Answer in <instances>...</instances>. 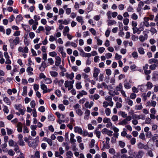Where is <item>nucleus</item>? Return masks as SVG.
Here are the masks:
<instances>
[{"instance_id":"obj_1","label":"nucleus","mask_w":158,"mask_h":158,"mask_svg":"<svg viewBox=\"0 0 158 158\" xmlns=\"http://www.w3.org/2000/svg\"><path fill=\"white\" fill-rule=\"evenodd\" d=\"M19 38L18 37H16L14 39H10L9 41L10 43V47L12 49H13L14 46L16 45L19 43Z\"/></svg>"},{"instance_id":"obj_2","label":"nucleus","mask_w":158,"mask_h":158,"mask_svg":"<svg viewBox=\"0 0 158 158\" xmlns=\"http://www.w3.org/2000/svg\"><path fill=\"white\" fill-rule=\"evenodd\" d=\"M132 119L131 116H128L127 118L123 119L122 121H120L118 123V124L119 125L124 126L128 124V122L130 121Z\"/></svg>"},{"instance_id":"obj_3","label":"nucleus","mask_w":158,"mask_h":158,"mask_svg":"<svg viewBox=\"0 0 158 158\" xmlns=\"http://www.w3.org/2000/svg\"><path fill=\"white\" fill-rule=\"evenodd\" d=\"M18 51L19 52L26 53H27L28 52L29 49L27 46H25L24 48L20 46L18 48Z\"/></svg>"},{"instance_id":"obj_4","label":"nucleus","mask_w":158,"mask_h":158,"mask_svg":"<svg viewBox=\"0 0 158 158\" xmlns=\"http://www.w3.org/2000/svg\"><path fill=\"white\" fill-rule=\"evenodd\" d=\"M55 65L56 66L58 67L60 65V64L61 63V59L60 57L59 56H56L55 58Z\"/></svg>"},{"instance_id":"obj_5","label":"nucleus","mask_w":158,"mask_h":158,"mask_svg":"<svg viewBox=\"0 0 158 158\" xmlns=\"http://www.w3.org/2000/svg\"><path fill=\"white\" fill-rule=\"evenodd\" d=\"M100 72V70L99 69L96 67L94 68L93 73V77L95 78H97Z\"/></svg>"},{"instance_id":"obj_6","label":"nucleus","mask_w":158,"mask_h":158,"mask_svg":"<svg viewBox=\"0 0 158 158\" xmlns=\"http://www.w3.org/2000/svg\"><path fill=\"white\" fill-rule=\"evenodd\" d=\"M54 83L56 85H58L61 86L64 82V80L63 79L59 80L57 78H55L53 81Z\"/></svg>"},{"instance_id":"obj_7","label":"nucleus","mask_w":158,"mask_h":158,"mask_svg":"<svg viewBox=\"0 0 158 158\" xmlns=\"http://www.w3.org/2000/svg\"><path fill=\"white\" fill-rule=\"evenodd\" d=\"M148 38V34H144V35H141L139 36V40L140 41L143 42L146 40Z\"/></svg>"},{"instance_id":"obj_8","label":"nucleus","mask_w":158,"mask_h":158,"mask_svg":"<svg viewBox=\"0 0 158 158\" xmlns=\"http://www.w3.org/2000/svg\"><path fill=\"white\" fill-rule=\"evenodd\" d=\"M87 94V93L84 90H81L79 92V94L77 96V98L79 99L81 97H82L83 95H86Z\"/></svg>"},{"instance_id":"obj_9","label":"nucleus","mask_w":158,"mask_h":158,"mask_svg":"<svg viewBox=\"0 0 158 158\" xmlns=\"http://www.w3.org/2000/svg\"><path fill=\"white\" fill-rule=\"evenodd\" d=\"M132 116L133 118L138 119H141L144 120L145 118V115L143 114H141L139 115L135 114L133 115Z\"/></svg>"},{"instance_id":"obj_10","label":"nucleus","mask_w":158,"mask_h":158,"mask_svg":"<svg viewBox=\"0 0 158 158\" xmlns=\"http://www.w3.org/2000/svg\"><path fill=\"white\" fill-rule=\"evenodd\" d=\"M74 131L76 133H78L80 134H83V131L81 128L79 127H75L74 128Z\"/></svg>"},{"instance_id":"obj_11","label":"nucleus","mask_w":158,"mask_h":158,"mask_svg":"<svg viewBox=\"0 0 158 158\" xmlns=\"http://www.w3.org/2000/svg\"><path fill=\"white\" fill-rule=\"evenodd\" d=\"M140 28L141 29V31H140L139 29L136 27H133L132 29L133 31V33L135 34L138 33V34H139L141 31H143V27H140Z\"/></svg>"},{"instance_id":"obj_12","label":"nucleus","mask_w":158,"mask_h":158,"mask_svg":"<svg viewBox=\"0 0 158 158\" xmlns=\"http://www.w3.org/2000/svg\"><path fill=\"white\" fill-rule=\"evenodd\" d=\"M74 80H73L72 81H65L64 83L65 87L66 88H67L68 87L73 85V84L74 83Z\"/></svg>"},{"instance_id":"obj_13","label":"nucleus","mask_w":158,"mask_h":158,"mask_svg":"<svg viewBox=\"0 0 158 158\" xmlns=\"http://www.w3.org/2000/svg\"><path fill=\"white\" fill-rule=\"evenodd\" d=\"M90 114V111L88 109L85 110V116L84 118L85 120H88L89 119V117Z\"/></svg>"},{"instance_id":"obj_14","label":"nucleus","mask_w":158,"mask_h":158,"mask_svg":"<svg viewBox=\"0 0 158 158\" xmlns=\"http://www.w3.org/2000/svg\"><path fill=\"white\" fill-rule=\"evenodd\" d=\"M138 88L140 91L143 92L147 91V90L146 86L143 85H138Z\"/></svg>"},{"instance_id":"obj_15","label":"nucleus","mask_w":158,"mask_h":158,"mask_svg":"<svg viewBox=\"0 0 158 158\" xmlns=\"http://www.w3.org/2000/svg\"><path fill=\"white\" fill-rule=\"evenodd\" d=\"M124 88L127 89H129L131 88V85L127 81H124Z\"/></svg>"},{"instance_id":"obj_16","label":"nucleus","mask_w":158,"mask_h":158,"mask_svg":"<svg viewBox=\"0 0 158 158\" xmlns=\"http://www.w3.org/2000/svg\"><path fill=\"white\" fill-rule=\"evenodd\" d=\"M80 55L83 57L88 58L90 57L92 55L91 53H86L84 51H83V52L81 53H80Z\"/></svg>"},{"instance_id":"obj_17","label":"nucleus","mask_w":158,"mask_h":158,"mask_svg":"<svg viewBox=\"0 0 158 158\" xmlns=\"http://www.w3.org/2000/svg\"><path fill=\"white\" fill-rule=\"evenodd\" d=\"M40 87L41 89L43 90V93L44 94L47 92V87L44 84H42L40 85Z\"/></svg>"},{"instance_id":"obj_18","label":"nucleus","mask_w":158,"mask_h":158,"mask_svg":"<svg viewBox=\"0 0 158 158\" xmlns=\"http://www.w3.org/2000/svg\"><path fill=\"white\" fill-rule=\"evenodd\" d=\"M81 76L85 81H89V75L86 73H82Z\"/></svg>"},{"instance_id":"obj_19","label":"nucleus","mask_w":158,"mask_h":158,"mask_svg":"<svg viewBox=\"0 0 158 158\" xmlns=\"http://www.w3.org/2000/svg\"><path fill=\"white\" fill-rule=\"evenodd\" d=\"M17 127V131L19 132H21L22 131V124L20 122L18 123Z\"/></svg>"},{"instance_id":"obj_20","label":"nucleus","mask_w":158,"mask_h":158,"mask_svg":"<svg viewBox=\"0 0 158 158\" xmlns=\"http://www.w3.org/2000/svg\"><path fill=\"white\" fill-rule=\"evenodd\" d=\"M144 154V152L142 151H139L136 156V158H142Z\"/></svg>"},{"instance_id":"obj_21","label":"nucleus","mask_w":158,"mask_h":158,"mask_svg":"<svg viewBox=\"0 0 158 158\" xmlns=\"http://www.w3.org/2000/svg\"><path fill=\"white\" fill-rule=\"evenodd\" d=\"M148 63L150 64L155 63L158 66V60L154 58H152L149 60Z\"/></svg>"},{"instance_id":"obj_22","label":"nucleus","mask_w":158,"mask_h":158,"mask_svg":"<svg viewBox=\"0 0 158 158\" xmlns=\"http://www.w3.org/2000/svg\"><path fill=\"white\" fill-rule=\"evenodd\" d=\"M47 66L45 62L44 61H42L40 69L41 71L43 70Z\"/></svg>"},{"instance_id":"obj_23","label":"nucleus","mask_w":158,"mask_h":158,"mask_svg":"<svg viewBox=\"0 0 158 158\" xmlns=\"http://www.w3.org/2000/svg\"><path fill=\"white\" fill-rule=\"evenodd\" d=\"M66 77L71 80H72L74 77V73H71L70 74H68V73H66Z\"/></svg>"},{"instance_id":"obj_24","label":"nucleus","mask_w":158,"mask_h":158,"mask_svg":"<svg viewBox=\"0 0 158 158\" xmlns=\"http://www.w3.org/2000/svg\"><path fill=\"white\" fill-rule=\"evenodd\" d=\"M26 71L28 75L31 76L33 75V73L32 72L33 71V69L31 67H28Z\"/></svg>"},{"instance_id":"obj_25","label":"nucleus","mask_w":158,"mask_h":158,"mask_svg":"<svg viewBox=\"0 0 158 158\" xmlns=\"http://www.w3.org/2000/svg\"><path fill=\"white\" fill-rule=\"evenodd\" d=\"M147 104L148 106H151L153 107H155L156 105V102L154 101H151L148 102Z\"/></svg>"},{"instance_id":"obj_26","label":"nucleus","mask_w":158,"mask_h":158,"mask_svg":"<svg viewBox=\"0 0 158 158\" xmlns=\"http://www.w3.org/2000/svg\"><path fill=\"white\" fill-rule=\"evenodd\" d=\"M76 20L79 23H81L82 24L84 23V21L83 20V18L82 16H78L76 18Z\"/></svg>"},{"instance_id":"obj_27","label":"nucleus","mask_w":158,"mask_h":158,"mask_svg":"<svg viewBox=\"0 0 158 158\" xmlns=\"http://www.w3.org/2000/svg\"><path fill=\"white\" fill-rule=\"evenodd\" d=\"M138 148L140 149H142L144 148L145 149L147 148V147L146 145H144L143 144L141 143H139L137 144Z\"/></svg>"},{"instance_id":"obj_28","label":"nucleus","mask_w":158,"mask_h":158,"mask_svg":"<svg viewBox=\"0 0 158 158\" xmlns=\"http://www.w3.org/2000/svg\"><path fill=\"white\" fill-rule=\"evenodd\" d=\"M4 102L7 105H10L11 102L8 98L5 97L3 98Z\"/></svg>"},{"instance_id":"obj_29","label":"nucleus","mask_w":158,"mask_h":158,"mask_svg":"<svg viewBox=\"0 0 158 158\" xmlns=\"http://www.w3.org/2000/svg\"><path fill=\"white\" fill-rule=\"evenodd\" d=\"M123 87L122 84L121 83H120L118 85L116 86V90L117 91H120L123 89Z\"/></svg>"},{"instance_id":"obj_30","label":"nucleus","mask_w":158,"mask_h":158,"mask_svg":"<svg viewBox=\"0 0 158 158\" xmlns=\"http://www.w3.org/2000/svg\"><path fill=\"white\" fill-rule=\"evenodd\" d=\"M75 112L77 115L80 117L82 116L83 114V112L80 109L76 110Z\"/></svg>"},{"instance_id":"obj_31","label":"nucleus","mask_w":158,"mask_h":158,"mask_svg":"<svg viewBox=\"0 0 158 158\" xmlns=\"http://www.w3.org/2000/svg\"><path fill=\"white\" fill-rule=\"evenodd\" d=\"M48 120L50 121H54L55 119L54 116L52 114H48Z\"/></svg>"},{"instance_id":"obj_32","label":"nucleus","mask_w":158,"mask_h":158,"mask_svg":"<svg viewBox=\"0 0 158 158\" xmlns=\"http://www.w3.org/2000/svg\"><path fill=\"white\" fill-rule=\"evenodd\" d=\"M22 27L26 31H30V28L27 25H25L23 24H22Z\"/></svg>"},{"instance_id":"obj_33","label":"nucleus","mask_w":158,"mask_h":158,"mask_svg":"<svg viewBox=\"0 0 158 158\" xmlns=\"http://www.w3.org/2000/svg\"><path fill=\"white\" fill-rule=\"evenodd\" d=\"M74 135L73 133L70 134V141L72 143H74L76 142V140L74 139Z\"/></svg>"},{"instance_id":"obj_34","label":"nucleus","mask_w":158,"mask_h":158,"mask_svg":"<svg viewBox=\"0 0 158 158\" xmlns=\"http://www.w3.org/2000/svg\"><path fill=\"white\" fill-rule=\"evenodd\" d=\"M50 74L52 77H56L58 75V73L57 72L53 71H50Z\"/></svg>"},{"instance_id":"obj_35","label":"nucleus","mask_w":158,"mask_h":158,"mask_svg":"<svg viewBox=\"0 0 158 158\" xmlns=\"http://www.w3.org/2000/svg\"><path fill=\"white\" fill-rule=\"evenodd\" d=\"M118 114L119 115H121L122 117L123 118H126L128 116H127V114H126V112L124 111H120L118 112Z\"/></svg>"},{"instance_id":"obj_36","label":"nucleus","mask_w":158,"mask_h":158,"mask_svg":"<svg viewBox=\"0 0 158 158\" xmlns=\"http://www.w3.org/2000/svg\"><path fill=\"white\" fill-rule=\"evenodd\" d=\"M146 86H147V89H151L152 87H153V85L152 83H151V82L148 81V82L146 85Z\"/></svg>"},{"instance_id":"obj_37","label":"nucleus","mask_w":158,"mask_h":158,"mask_svg":"<svg viewBox=\"0 0 158 158\" xmlns=\"http://www.w3.org/2000/svg\"><path fill=\"white\" fill-rule=\"evenodd\" d=\"M105 114L106 116H109L111 114V110L109 108H106L105 110Z\"/></svg>"},{"instance_id":"obj_38","label":"nucleus","mask_w":158,"mask_h":158,"mask_svg":"<svg viewBox=\"0 0 158 158\" xmlns=\"http://www.w3.org/2000/svg\"><path fill=\"white\" fill-rule=\"evenodd\" d=\"M138 51L139 53L141 55H143L145 53V52L143 48L142 47H139L138 48Z\"/></svg>"},{"instance_id":"obj_39","label":"nucleus","mask_w":158,"mask_h":158,"mask_svg":"<svg viewBox=\"0 0 158 158\" xmlns=\"http://www.w3.org/2000/svg\"><path fill=\"white\" fill-rule=\"evenodd\" d=\"M44 140L47 142V143L49 144L50 146H51L52 144V141L51 140V139H48L46 137L44 138Z\"/></svg>"},{"instance_id":"obj_40","label":"nucleus","mask_w":158,"mask_h":158,"mask_svg":"<svg viewBox=\"0 0 158 158\" xmlns=\"http://www.w3.org/2000/svg\"><path fill=\"white\" fill-rule=\"evenodd\" d=\"M44 82L46 84H50L52 82V81L51 79L46 77L44 79Z\"/></svg>"},{"instance_id":"obj_41","label":"nucleus","mask_w":158,"mask_h":158,"mask_svg":"<svg viewBox=\"0 0 158 158\" xmlns=\"http://www.w3.org/2000/svg\"><path fill=\"white\" fill-rule=\"evenodd\" d=\"M112 120L114 122H116L118 120V117L117 115H113L111 118Z\"/></svg>"},{"instance_id":"obj_42","label":"nucleus","mask_w":158,"mask_h":158,"mask_svg":"<svg viewBox=\"0 0 158 158\" xmlns=\"http://www.w3.org/2000/svg\"><path fill=\"white\" fill-rule=\"evenodd\" d=\"M66 156L68 158H72L73 156V154L70 151L67 152L66 153Z\"/></svg>"},{"instance_id":"obj_43","label":"nucleus","mask_w":158,"mask_h":158,"mask_svg":"<svg viewBox=\"0 0 158 158\" xmlns=\"http://www.w3.org/2000/svg\"><path fill=\"white\" fill-rule=\"evenodd\" d=\"M113 99L115 101H118L119 102L121 103L123 102L122 98L121 97L119 98L117 96H115L113 98Z\"/></svg>"},{"instance_id":"obj_44","label":"nucleus","mask_w":158,"mask_h":158,"mask_svg":"<svg viewBox=\"0 0 158 158\" xmlns=\"http://www.w3.org/2000/svg\"><path fill=\"white\" fill-rule=\"evenodd\" d=\"M3 110L4 112L6 114H8L9 112V110L7 106L6 105H3Z\"/></svg>"},{"instance_id":"obj_45","label":"nucleus","mask_w":158,"mask_h":158,"mask_svg":"<svg viewBox=\"0 0 158 158\" xmlns=\"http://www.w3.org/2000/svg\"><path fill=\"white\" fill-rule=\"evenodd\" d=\"M23 92L22 94L23 96H25L27 93V86H24L23 88Z\"/></svg>"},{"instance_id":"obj_46","label":"nucleus","mask_w":158,"mask_h":158,"mask_svg":"<svg viewBox=\"0 0 158 158\" xmlns=\"http://www.w3.org/2000/svg\"><path fill=\"white\" fill-rule=\"evenodd\" d=\"M143 107L141 104L136 105L135 106V109L136 110H140L143 108Z\"/></svg>"},{"instance_id":"obj_47","label":"nucleus","mask_w":158,"mask_h":158,"mask_svg":"<svg viewBox=\"0 0 158 158\" xmlns=\"http://www.w3.org/2000/svg\"><path fill=\"white\" fill-rule=\"evenodd\" d=\"M151 32L152 35H153L157 32L156 30L154 27H152L149 30Z\"/></svg>"},{"instance_id":"obj_48","label":"nucleus","mask_w":158,"mask_h":158,"mask_svg":"<svg viewBox=\"0 0 158 158\" xmlns=\"http://www.w3.org/2000/svg\"><path fill=\"white\" fill-rule=\"evenodd\" d=\"M49 54L50 56L52 57H56V56H57V54L55 51L50 52Z\"/></svg>"},{"instance_id":"obj_49","label":"nucleus","mask_w":158,"mask_h":158,"mask_svg":"<svg viewBox=\"0 0 158 158\" xmlns=\"http://www.w3.org/2000/svg\"><path fill=\"white\" fill-rule=\"evenodd\" d=\"M56 38L55 37V36L51 35L49 36V40L51 42L56 41Z\"/></svg>"},{"instance_id":"obj_50","label":"nucleus","mask_w":158,"mask_h":158,"mask_svg":"<svg viewBox=\"0 0 158 158\" xmlns=\"http://www.w3.org/2000/svg\"><path fill=\"white\" fill-rule=\"evenodd\" d=\"M110 121V119L107 117H105L103 119V122L104 123H108Z\"/></svg>"},{"instance_id":"obj_51","label":"nucleus","mask_w":158,"mask_h":158,"mask_svg":"<svg viewBox=\"0 0 158 158\" xmlns=\"http://www.w3.org/2000/svg\"><path fill=\"white\" fill-rule=\"evenodd\" d=\"M116 23V22L114 20H110L108 22V26L113 25L114 24H115Z\"/></svg>"},{"instance_id":"obj_52","label":"nucleus","mask_w":158,"mask_h":158,"mask_svg":"<svg viewBox=\"0 0 158 158\" xmlns=\"http://www.w3.org/2000/svg\"><path fill=\"white\" fill-rule=\"evenodd\" d=\"M76 87L77 89H81L82 88L81 82L77 83L76 85Z\"/></svg>"},{"instance_id":"obj_53","label":"nucleus","mask_w":158,"mask_h":158,"mask_svg":"<svg viewBox=\"0 0 158 158\" xmlns=\"http://www.w3.org/2000/svg\"><path fill=\"white\" fill-rule=\"evenodd\" d=\"M44 30V28L43 27L40 26H39L38 29L36 30V32L38 33H40V31H43Z\"/></svg>"},{"instance_id":"obj_54","label":"nucleus","mask_w":158,"mask_h":158,"mask_svg":"<svg viewBox=\"0 0 158 158\" xmlns=\"http://www.w3.org/2000/svg\"><path fill=\"white\" fill-rule=\"evenodd\" d=\"M14 147H15L14 149L15 151L17 153H19L20 152V150L19 149V146L17 144H15Z\"/></svg>"},{"instance_id":"obj_55","label":"nucleus","mask_w":158,"mask_h":158,"mask_svg":"<svg viewBox=\"0 0 158 158\" xmlns=\"http://www.w3.org/2000/svg\"><path fill=\"white\" fill-rule=\"evenodd\" d=\"M139 39L138 36L135 35H133L131 36V40L133 41H136Z\"/></svg>"},{"instance_id":"obj_56","label":"nucleus","mask_w":158,"mask_h":158,"mask_svg":"<svg viewBox=\"0 0 158 158\" xmlns=\"http://www.w3.org/2000/svg\"><path fill=\"white\" fill-rule=\"evenodd\" d=\"M121 103H122L119 102H117L115 104L116 108H121L122 106Z\"/></svg>"},{"instance_id":"obj_57","label":"nucleus","mask_w":158,"mask_h":158,"mask_svg":"<svg viewBox=\"0 0 158 158\" xmlns=\"http://www.w3.org/2000/svg\"><path fill=\"white\" fill-rule=\"evenodd\" d=\"M69 28L68 26L64 27L63 32L69 33Z\"/></svg>"},{"instance_id":"obj_58","label":"nucleus","mask_w":158,"mask_h":158,"mask_svg":"<svg viewBox=\"0 0 158 158\" xmlns=\"http://www.w3.org/2000/svg\"><path fill=\"white\" fill-rule=\"evenodd\" d=\"M48 64L50 65H52L54 63V60L52 58H50L48 59Z\"/></svg>"},{"instance_id":"obj_59","label":"nucleus","mask_w":158,"mask_h":158,"mask_svg":"<svg viewBox=\"0 0 158 158\" xmlns=\"http://www.w3.org/2000/svg\"><path fill=\"white\" fill-rule=\"evenodd\" d=\"M58 108L61 111H63L64 110L65 107L62 104H60L58 106Z\"/></svg>"},{"instance_id":"obj_60","label":"nucleus","mask_w":158,"mask_h":158,"mask_svg":"<svg viewBox=\"0 0 158 158\" xmlns=\"http://www.w3.org/2000/svg\"><path fill=\"white\" fill-rule=\"evenodd\" d=\"M8 153L10 156H13L14 155L15 153L12 149H10L8 151Z\"/></svg>"},{"instance_id":"obj_61","label":"nucleus","mask_w":158,"mask_h":158,"mask_svg":"<svg viewBox=\"0 0 158 158\" xmlns=\"http://www.w3.org/2000/svg\"><path fill=\"white\" fill-rule=\"evenodd\" d=\"M55 93L59 97H60L61 96V92L59 89L56 90L55 91Z\"/></svg>"},{"instance_id":"obj_62","label":"nucleus","mask_w":158,"mask_h":158,"mask_svg":"<svg viewBox=\"0 0 158 158\" xmlns=\"http://www.w3.org/2000/svg\"><path fill=\"white\" fill-rule=\"evenodd\" d=\"M95 142V140H94V139H92L91 140L90 143L89 145L90 148H92L94 147Z\"/></svg>"},{"instance_id":"obj_63","label":"nucleus","mask_w":158,"mask_h":158,"mask_svg":"<svg viewBox=\"0 0 158 158\" xmlns=\"http://www.w3.org/2000/svg\"><path fill=\"white\" fill-rule=\"evenodd\" d=\"M119 146L122 148H123L125 145V143L122 141H119L118 142Z\"/></svg>"},{"instance_id":"obj_64","label":"nucleus","mask_w":158,"mask_h":158,"mask_svg":"<svg viewBox=\"0 0 158 158\" xmlns=\"http://www.w3.org/2000/svg\"><path fill=\"white\" fill-rule=\"evenodd\" d=\"M29 35L30 38L32 39L35 36V34L33 32H30L29 33Z\"/></svg>"}]
</instances>
